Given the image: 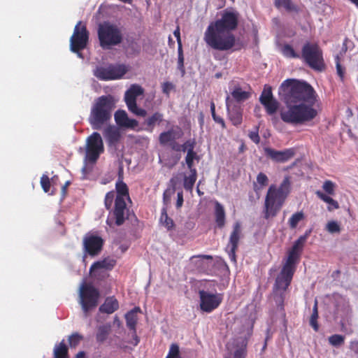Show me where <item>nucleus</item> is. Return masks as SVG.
I'll use <instances>...</instances> for the list:
<instances>
[{
    "label": "nucleus",
    "mask_w": 358,
    "mask_h": 358,
    "mask_svg": "<svg viewBox=\"0 0 358 358\" xmlns=\"http://www.w3.org/2000/svg\"><path fill=\"white\" fill-rule=\"evenodd\" d=\"M278 96L285 107L280 110V119L285 123L300 125L313 121L318 115L315 108L317 94L305 81L284 80L278 88Z\"/></svg>",
    "instance_id": "1"
},
{
    "label": "nucleus",
    "mask_w": 358,
    "mask_h": 358,
    "mask_svg": "<svg viewBox=\"0 0 358 358\" xmlns=\"http://www.w3.org/2000/svg\"><path fill=\"white\" fill-rule=\"evenodd\" d=\"M238 17L237 11L224 10L221 17L210 22L206 28L203 36L206 45L219 51H227L234 48L236 37L232 31L238 27Z\"/></svg>",
    "instance_id": "2"
},
{
    "label": "nucleus",
    "mask_w": 358,
    "mask_h": 358,
    "mask_svg": "<svg viewBox=\"0 0 358 358\" xmlns=\"http://www.w3.org/2000/svg\"><path fill=\"white\" fill-rule=\"evenodd\" d=\"M291 191L289 177H285L279 187L271 185L267 191L264 201V218L275 217L284 205Z\"/></svg>",
    "instance_id": "3"
},
{
    "label": "nucleus",
    "mask_w": 358,
    "mask_h": 358,
    "mask_svg": "<svg viewBox=\"0 0 358 358\" xmlns=\"http://www.w3.org/2000/svg\"><path fill=\"white\" fill-rule=\"evenodd\" d=\"M117 195L115 199V206L109 213L106 224L110 227L121 226L128 218L126 199H130L127 185L123 182L122 176L119 174L115 183Z\"/></svg>",
    "instance_id": "4"
},
{
    "label": "nucleus",
    "mask_w": 358,
    "mask_h": 358,
    "mask_svg": "<svg viewBox=\"0 0 358 358\" xmlns=\"http://www.w3.org/2000/svg\"><path fill=\"white\" fill-rule=\"evenodd\" d=\"M115 108V99L112 95H103L95 101L90 111L88 121L93 129L99 130L112 117Z\"/></svg>",
    "instance_id": "5"
},
{
    "label": "nucleus",
    "mask_w": 358,
    "mask_h": 358,
    "mask_svg": "<svg viewBox=\"0 0 358 358\" xmlns=\"http://www.w3.org/2000/svg\"><path fill=\"white\" fill-rule=\"evenodd\" d=\"M97 37L99 46L104 50L120 45L124 40L122 29L116 24L103 22L98 25Z\"/></svg>",
    "instance_id": "6"
},
{
    "label": "nucleus",
    "mask_w": 358,
    "mask_h": 358,
    "mask_svg": "<svg viewBox=\"0 0 358 358\" xmlns=\"http://www.w3.org/2000/svg\"><path fill=\"white\" fill-rule=\"evenodd\" d=\"M301 57L312 69L317 71L325 69L323 52L317 43H305L302 48Z\"/></svg>",
    "instance_id": "7"
},
{
    "label": "nucleus",
    "mask_w": 358,
    "mask_h": 358,
    "mask_svg": "<svg viewBox=\"0 0 358 358\" xmlns=\"http://www.w3.org/2000/svg\"><path fill=\"white\" fill-rule=\"evenodd\" d=\"M79 295L80 303L87 316L90 310L97 306L100 297L99 291L91 283L83 282L80 287Z\"/></svg>",
    "instance_id": "8"
},
{
    "label": "nucleus",
    "mask_w": 358,
    "mask_h": 358,
    "mask_svg": "<svg viewBox=\"0 0 358 358\" xmlns=\"http://www.w3.org/2000/svg\"><path fill=\"white\" fill-rule=\"evenodd\" d=\"M89 41V31L85 24L79 21L75 26L73 33L70 38V48L73 52L80 53V50H84Z\"/></svg>",
    "instance_id": "9"
},
{
    "label": "nucleus",
    "mask_w": 358,
    "mask_h": 358,
    "mask_svg": "<svg viewBox=\"0 0 358 358\" xmlns=\"http://www.w3.org/2000/svg\"><path fill=\"white\" fill-rule=\"evenodd\" d=\"M127 72L124 64H109L106 66H98L94 76L101 80H112L122 78Z\"/></svg>",
    "instance_id": "10"
},
{
    "label": "nucleus",
    "mask_w": 358,
    "mask_h": 358,
    "mask_svg": "<svg viewBox=\"0 0 358 358\" xmlns=\"http://www.w3.org/2000/svg\"><path fill=\"white\" fill-rule=\"evenodd\" d=\"M104 151L103 143L101 136L98 132H93L87 138L86 159L94 163L99 159L100 155Z\"/></svg>",
    "instance_id": "11"
},
{
    "label": "nucleus",
    "mask_w": 358,
    "mask_h": 358,
    "mask_svg": "<svg viewBox=\"0 0 358 358\" xmlns=\"http://www.w3.org/2000/svg\"><path fill=\"white\" fill-rule=\"evenodd\" d=\"M143 94V89L140 85H132L124 94V100L129 111L141 117H145L147 114L146 110L138 108L136 103V98Z\"/></svg>",
    "instance_id": "12"
},
{
    "label": "nucleus",
    "mask_w": 358,
    "mask_h": 358,
    "mask_svg": "<svg viewBox=\"0 0 358 358\" xmlns=\"http://www.w3.org/2000/svg\"><path fill=\"white\" fill-rule=\"evenodd\" d=\"M200 298V308L206 313H211L221 304L223 294H211L204 290L199 292Z\"/></svg>",
    "instance_id": "13"
},
{
    "label": "nucleus",
    "mask_w": 358,
    "mask_h": 358,
    "mask_svg": "<svg viewBox=\"0 0 358 358\" xmlns=\"http://www.w3.org/2000/svg\"><path fill=\"white\" fill-rule=\"evenodd\" d=\"M241 235L242 230L241 223L236 222L233 226V230L230 234L229 243L226 248L229 259L233 262H236V251L238 248Z\"/></svg>",
    "instance_id": "14"
},
{
    "label": "nucleus",
    "mask_w": 358,
    "mask_h": 358,
    "mask_svg": "<svg viewBox=\"0 0 358 358\" xmlns=\"http://www.w3.org/2000/svg\"><path fill=\"white\" fill-rule=\"evenodd\" d=\"M103 239L96 235H87L83 238V247L85 253L92 257L98 255L102 250Z\"/></svg>",
    "instance_id": "15"
},
{
    "label": "nucleus",
    "mask_w": 358,
    "mask_h": 358,
    "mask_svg": "<svg viewBox=\"0 0 358 358\" xmlns=\"http://www.w3.org/2000/svg\"><path fill=\"white\" fill-rule=\"evenodd\" d=\"M260 103L265 108L268 115L275 114L279 108V102L273 97L271 87H265L259 97Z\"/></svg>",
    "instance_id": "16"
},
{
    "label": "nucleus",
    "mask_w": 358,
    "mask_h": 358,
    "mask_svg": "<svg viewBox=\"0 0 358 358\" xmlns=\"http://www.w3.org/2000/svg\"><path fill=\"white\" fill-rule=\"evenodd\" d=\"M264 150L267 157L278 163H284L289 161L295 154L293 148L278 151L271 148H264Z\"/></svg>",
    "instance_id": "17"
},
{
    "label": "nucleus",
    "mask_w": 358,
    "mask_h": 358,
    "mask_svg": "<svg viewBox=\"0 0 358 358\" xmlns=\"http://www.w3.org/2000/svg\"><path fill=\"white\" fill-rule=\"evenodd\" d=\"M227 115L229 120L234 126H238L243 121V108L238 104H233L229 96L226 99Z\"/></svg>",
    "instance_id": "18"
},
{
    "label": "nucleus",
    "mask_w": 358,
    "mask_h": 358,
    "mask_svg": "<svg viewBox=\"0 0 358 358\" xmlns=\"http://www.w3.org/2000/svg\"><path fill=\"white\" fill-rule=\"evenodd\" d=\"M295 272L282 268L275 278L273 289L275 291L285 292L290 285Z\"/></svg>",
    "instance_id": "19"
},
{
    "label": "nucleus",
    "mask_w": 358,
    "mask_h": 358,
    "mask_svg": "<svg viewBox=\"0 0 358 358\" xmlns=\"http://www.w3.org/2000/svg\"><path fill=\"white\" fill-rule=\"evenodd\" d=\"M114 117L116 124L121 127L134 129L138 125V121L129 118L124 110H117L115 113Z\"/></svg>",
    "instance_id": "20"
},
{
    "label": "nucleus",
    "mask_w": 358,
    "mask_h": 358,
    "mask_svg": "<svg viewBox=\"0 0 358 358\" xmlns=\"http://www.w3.org/2000/svg\"><path fill=\"white\" fill-rule=\"evenodd\" d=\"M103 136L109 146H115L120 141L121 135L119 129L115 126H108L103 131Z\"/></svg>",
    "instance_id": "21"
},
{
    "label": "nucleus",
    "mask_w": 358,
    "mask_h": 358,
    "mask_svg": "<svg viewBox=\"0 0 358 358\" xmlns=\"http://www.w3.org/2000/svg\"><path fill=\"white\" fill-rule=\"evenodd\" d=\"M111 333V324L106 323L102 325H99L96 328V332L95 334L96 341L99 344L103 343L108 338Z\"/></svg>",
    "instance_id": "22"
},
{
    "label": "nucleus",
    "mask_w": 358,
    "mask_h": 358,
    "mask_svg": "<svg viewBox=\"0 0 358 358\" xmlns=\"http://www.w3.org/2000/svg\"><path fill=\"white\" fill-rule=\"evenodd\" d=\"M119 308L118 301L114 297H107L100 306L99 311L103 313L112 314Z\"/></svg>",
    "instance_id": "23"
},
{
    "label": "nucleus",
    "mask_w": 358,
    "mask_h": 358,
    "mask_svg": "<svg viewBox=\"0 0 358 358\" xmlns=\"http://www.w3.org/2000/svg\"><path fill=\"white\" fill-rule=\"evenodd\" d=\"M163 121V114L159 112L154 113L145 120V130L152 132L156 125H159Z\"/></svg>",
    "instance_id": "24"
},
{
    "label": "nucleus",
    "mask_w": 358,
    "mask_h": 358,
    "mask_svg": "<svg viewBox=\"0 0 358 358\" xmlns=\"http://www.w3.org/2000/svg\"><path fill=\"white\" fill-rule=\"evenodd\" d=\"M116 264V261L112 258H105L101 261H98L93 263L90 267V271L92 272L96 269L106 268L111 270Z\"/></svg>",
    "instance_id": "25"
},
{
    "label": "nucleus",
    "mask_w": 358,
    "mask_h": 358,
    "mask_svg": "<svg viewBox=\"0 0 358 358\" xmlns=\"http://www.w3.org/2000/svg\"><path fill=\"white\" fill-rule=\"evenodd\" d=\"M140 311L141 309L139 307H135L125 315L127 326L134 333L136 332V327L137 323V313Z\"/></svg>",
    "instance_id": "26"
},
{
    "label": "nucleus",
    "mask_w": 358,
    "mask_h": 358,
    "mask_svg": "<svg viewBox=\"0 0 358 358\" xmlns=\"http://www.w3.org/2000/svg\"><path fill=\"white\" fill-rule=\"evenodd\" d=\"M274 5L276 8L280 9L283 8L289 13L294 12L298 13L299 12V6L294 4L292 0H275Z\"/></svg>",
    "instance_id": "27"
},
{
    "label": "nucleus",
    "mask_w": 358,
    "mask_h": 358,
    "mask_svg": "<svg viewBox=\"0 0 358 358\" xmlns=\"http://www.w3.org/2000/svg\"><path fill=\"white\" fill-rule=\"evenodd\" d=\"M299 258L300 255L294 251L289 250L288 252L287 258L282 268L295 272L296 264L298 263Z\"/></svg>",
    "instance_id": "28"
},
{
    "label": "nucleus",
    "mask_w": 358,
    "mask_h": 358,
    "mask_svg": "<svg viewBox=\"0 0 358 358\" xmlns=\"http://www.w3.org/2000/svg\"><path fill=\"white\" fill-rule=\"evenodd\" d=\"M180 135L177 136L176 132L173 129H169L166 131L162 132L159 136V142L162 145H166L168 143H171Z\"/></svg>",
    "instance_id": "29"
},
{
    "label": "nucleus",
    "mask_w": 358,
    "mask_h": 358,
    "mask_svg": "<svg viewBox=\"0 0 358 358\" xmlns=\"http://www.w3.org/2000/svg\"><path fill=\"white\" fill-rule=\"evenodd\" d=\"M215 215L217 227L220 229L224 227L225 224V212L224 207L219 202L215 203Z\"/></svg>",
    "instance_id": "30"
},
{
    "label": "nucleus",
    "mask_w": 358,
    "mask_h": 358,
    "mask_svg": "<svg viewBox=\"0 0 358 358\" xmlns=\"http://www.w3.org/2000/svg\"><path fill=\"white\" fill-rule=\"evenodd\" d=\"M189 176H185L184 177L183 187L185 190L192 192L197 179V171L196 169H192L189 170Z\"/></svg>",
    "instance_id": "31"
},
{
    "label": "nucleus",
    "mask_w": 358,
    "mask_h": 358,
    "mask_svg": "<svg viewBox=\"0 0 358 358\" xmlns=\"http://www.w3.org/2000/svg\"><path fill=\"white\" fill-rule=\"evenodd\" d=\"M231 95L232 99L237 102L236 104H238L248 99L250 96V93L243 91L240 87H236L231 92Z\"/></svg>",
    "instance_id": "32"
},
{
    "label": "nucleus",
    "mask_w": 358,
    "mask_h": 358,
    "mask_svg": "<svg viewBox=\"0 0 358 358\" xmlns=\"http://www.w3.org/2000/svg\"><path fill=\"white\" fill-rule=\"evenodd\" d=\"M310 232L311 231L308 230L306 231V233L303 235L299 236V238L294 243L290 250L294 251L301 255L304 244L308 237L309 236Z\"/></svg>",
    "instance_id": "33"
},
{
    "label": "nucleus",
    "mask_w": 358,
    "mask_h": 358,
    "mask_svg": "<svg viewBox=\"0 0 358 358\" xmlns=\"http://www.w3.org/2000/svg\"><path fill=\"white\" fill-rule=\"evenodd\" d=\"M316 194L321 200H322L324 202L328 203L327 210L329 211H332L334 210L339 208V204H338V201L333 199L329 196L327 195L326 194H324L320 191H317L316 192Z\"/></svg>",
    "instance_id": "34"
},
{
    "label": "nucleus",
    "mask_w": 358,
    "mask_h": 358,
    "mask_svg": "<svg viewBox=\"0 0 358 358\" xmlns=\"http://www.w3.org/2000/svg\"><path fill=\"white\" fill-rule=\"evenodd\" d=\"M54 358H69L68 348L64 340L55 346Z\"/></svg>",
    "instance_id": "35"
},
{
    "label": "nucleus",
    "mask_w": 358,
    "mask_h": 358,
    "mask_svg": "<svg viewBox=\"0 0 358 358\" xmlns=\"http://www.w3.org/2000/svg\"><path fill=\"white\" fill-rule=\"evenodd\" d=\"M305 215L303 211H298L294 213L288 220V225L290 229H294L298 224L305 220Z\"/></svg>",
    "instance_id": "36"
},
{
    "label": "nucleus",
    "mask_w": 358,
    "mask_h": 358,
    "mask_svg": "<svg viewBox=\"0 0 358 358\" xmlns=\"http://www.w3.org/2000/svg\"><path fill=\"white\" fill-rule=\"evenodd\" d=\"M318 308H317V300L315 301L313 308V312L310 317L309 323L310 325L312 327V328L314 329L315 331H319V324L317 322L318 319Z\"/></svg>",
    "instance_id": "37"
},
{
    "label": "nucleus",
    "mask_w": 358,
    "mask_h": 358,
    "mask_svg": "<svg viewBox=\"0 0 358 358\" xmlns=\"http://www.w3.org/2000/svg\"><path fill=\"white\" fill-rule=\"evenodd\" d=\"M281 52L282 55L287 58H299L300 55L295 52L292 45L285 44L282 48Z\"/></svg>",
    "instance_id": "38"
},
{
    "label": "nucleus",
    "mask_w": 358,
    "mask_h": 358,
    "mask_svg": "<svg viewBox=\"0 0 358 358\" xmlns=\"http://www.w3.org/2000/svg\"><path fill=\"white\" fill-rule=\"evenodd\" d=\"M83 340V336L78 332L73 333L68 338L69 346L71 348H76Z\"/></svg>",
    "instance_id": "39"
},
{
    "label": "nucleus",
    "mask_w": 358,
    "mask_h": 358,
    "mask_svg": "<svg viewBox=\"0 0 358 358\" xmlns=\"http://www.w3.org/2000/svg\"><path fill=\"white\" fill-rule=\"evenodd\" d=\"M160 221L168 230H171L173 229L175 225L173 220L168 216L165 209H163V211L162 212Z\"/></svg>",
    "instance_id": "40"
},
{
    "label": "nucleus",
    "mask_w": 358,
    "mask_h": 358,
    "mask_svg": "<svg viewBox=\"0 0 358 358\" xmlns=\"http://www.w3.org/2000/svg\"><path fill=\"white\" fill-rule=\"evenodd\" d=\"M329 343L334 347H340L345 342V336L340 334H334L329 337Z\"/></svg>",
    "instance_id": "41"
},
{
    "label": "nucleus",
    "mask_w": 358,
    "mask_h": 358,
    "mask_svg": "<svg viewBox=\"0 0 358 358\" xmlns=\"http://www.w3.org/2000/svg\"><path fill=\"white\" fill-rule=\"evenodd\" d=\"M165 358H181L180 347L177 343H172L170 345L168 355Z\"/></svg>",
    "instance_id": "42"
},
{
    "label": "nucleus",
    "mask_w": 358,
    "mask_h": 358,
    "mask_svg": "<svg viewBox=\"0 0 358 358\" xmlns=\"http://www.w3.org/2000/svg\"><path fill=\"white\" fill-rule=\"evenodd\" d=\"M194 160L199 161V157L196 152L187 153L185 157V163L189 170L196 169L194 167Z\"/></svg>",
    "instance_id": "43"
},
{
    "label": "nucleus",
    "mask_w": 358,
    "mask_h": 358,
    "mask_svg": "<svg viewBox=\"0 0 358 358\" xmlns=\"http://www.w3.org/2000/svg\"><path fill=\"white\" fill-rule=\"evenodd\" d=\"M247 355V341H243L242 345L237 348L234 354V358H245Z\"/></svg>",
    "instance_id": "44"
},
{
    "label": "nucleus",
    "mask_w": 358,
    "mask_h": 358,
    "mask_svg": "<svg viewBox=\"0 0 358 358\" xmlns=\"http://www.w3.org/2000/svg\"><path fill=\"white\" fill-rule=\"evenodd\" d=\"M115 192L110 191L106 193L104 199V205L108 210L111 209L113 201H115Z\"/></svg>",
    "instance_id": "45"
},
{
    "label": "nucleus",
    "mask_w": 358,
    "mask_h": 358,
    "mask_svg": "<svg viewBox=\"0 0 358 358\" xmlns=\"http://www.w3.org/2000/svg\"><path fill=\"white\" fill-rule=\"evenodd\" d=\"M326 229L331 234L340 233L341 227L336 221H330L327 224Z\"/></svg>",
    "instance_id": "46"
},
{
    "label": "nucleus",
    "mask_w": 358,
    "mask_h": 358,
    "mask_svg": "<svg viewBox=\"0 0 358 358\" xmlns=\"http://www.w3.org/2000/svg\"><path fill=\"white\" fill-rule=\"evenodd\" d=\"M335 184L331 180H326L322 185V189L324 191L329 194L334 195L335 191Z\"/></svg>",
    "instance_id": "47"
},
{
    "label": "nucleus",
    "mask_w": 358,
    "mask_h": 358,
    "mask_svg": "<svg viewBox=\"0 0 358 358\" xmlns=\"http://www.w3.org/2000/svg\"><path fill=\"white\" fill-rule=\"evenodd\" d=\"M41 185L45 192H48L50 189V178L47 175L43 174L41 178Z\"/></svg>",
    "instance_id": "48"
},
{
    "label": "nucleus",
    "mask_w": 358,
    "mask_h": 358,
    "mask_svg": "<svg viewBox=\"0 0 358 358\" xmlns=\"http://www.w3.org/2000/svg\"><path fill=\"white\" fill-rule=\"evenodd\" d=\"M257 182L263 187L268 184V178L265 173L260 172L257 176Z\"/></svg>",
    "instance_id": "49"
},
{
    "label": "nucleus",
    "mask_w": 358,
    "mask_h": 358,
    "mask_svg": "<svg viewBox=\"0 0 358 358\" xmlns=\"http://www.w3.org/2000/svg\"><path fill=\"white\" fill-rule=\"evenodd\" d=\"M178 68L184 73L185 69H184V56H183L182 48H178Z\"/></svg>",
    "instance_id": "50"
},
{
    "label": "nucleus",
    "mask_w": 358,
    "mask_h": 358,
    "mask_svg": "<svg viewBox=\"0 0 358 358\" xmlns=\"http://www.w3.org/2000/svg\"><path fill=\"white\" fill-rule=\"evenodd\" d=\"M336 71L338 75V76L341 78V81H343L344 80V75H345V69L342 67L341 64H340V59L339 57L337 56L336 57Z\"/></svg>",
    "instance_id": "51"
},
{
    "label": "nucleus",
    "mask_w": 358,
    "mask_h": 358,
    "mask_svg": "<svg viewBox=\"0 0 358 358\" xmlns=\"http://www.w3.org/2000/svg\"><path fill=\"white\" fill-rule=\"evenodd\" d=\"M258 130L259 128L257 127L255 131H250L248 134L249 138L256 144H258L260 142V137L259 136Z\"/></svg>",
    "instance_id": "52"
},
{
    "label": "nucleus",
    "mask_w": 358,
    "mask_h": 358,
    "mask_svg": "<svg viewBox=\"0 0 358 358\" xmlns=\"http://www.w3.org/2000/svg\"><path fill=\"white\" fill-rule=\"evenodd\" d=\"M196 145V141L194 139H189L185 141V147L187 148V153L196 152L194 148Z\"/></svg>",
    "instance_id": "53"
},
{
    "label": "nucleus",
    "mask_w": 358,
    "mask_h": 358,
    "mask_svg": "<svg viewBox=\"0 0 358 358\" xmlns=\"http://www.w3.org/2000/svg\"><path fill=\"white\" fill-rule=\"evenodd\" d=\"M173 88V85L169 82H165L162 85V91L164 93L169 94L170 91Z\"/></svg>",
    "instance_id": "54"
},
{
    "label": "nucleus",
    "mask_w": 358,
    "mask_h": 358,
    "mask_svg": "<svg viewBox=\"0 0 358 358\" xmlns=\"http://www.w3.org/2000/svg\"><path fill=\"white\" fill-rule=\"evenodd\" d=\"M173 35L175 36V37L177 39V43H178V48H182V41H181V38H180V32L179 26H178L176 27V30L173 31Z\"/></svg>",
    "instance_id": "55"
},
{
    "label": "nucleus",
    "mask_w": 358,
    "mask_h": 358,
    "mask_svg": "<svg viewBox=\"0 0 358 358\" xmlns=\"http://www.w3.org/2000/svg\"><path fill=\"white\" fill-rule=\"evenodd\" d=\"M183 203V194L182 192H179L177 194V201H176V207L178 208H180Z\"/></svg>",
    "instance_id": "56"
},
{
    "label": "nucleus",
    "mask_w": 358,
    "mask_h": 358,
    "mask_svg": "<svg viewBox=\"0 0 358 358\" xmlns=\"http://www.w3.org/2000/svg\"><path fill=\"white\" fill-rule=\"evenodd\" d=\"M213 120L221 125L222 129L226 128V124L224 120L221 117L217 116V115L213 117Z\"/></svg>",
    "instance_id": "57"
},
{
    "label": "nucleus",
    "mask_w": 358,
    "mask_h": 358,
    "mask_svg": "<svg viewBox=\"0 0 358 358\" xmlns=\"http://www.w3.org/2000/svg\"><path fill=\"white\" fill-rule=\"evenodd\" d=\"M169 145H170L171 148L174 151H176V152L181 151V149H182L181 145H180L177 142H176L175 140L173 142H171V143H169Z\"/></svg>",
    "instance_id": "58"
},
{
    "label": "nucleus",
    "mask_w": 358,
    "mask_h": 358,
    "mask_svg": "<svg viewBox=\"0 0 358 358\" xmlns=\"http://www.w3.org/2000/svg\"><path fill=\"white\" fill-rule=\"evenodd\" d=\"M192 258V259L193 258H198V259H210V260L213 259V257L211 255H195V256H193Z\"/></svg>",
    "instance_id": "59"
},
{
    "label": "nucleus",
    "mask_w": 358,
    "mask_h": 358,
    "mask_svg": "<svg viewBox=\"0 0 358 358\" xmlns=\"http://www.w3.org/2000/svg\"><path fill=\"white\" fill-rule=\"evenodd\" d=\"M210 112H211L212 117H214L215 115H216L215 105L213 101H211V103H210Z\"/></svg>",
    "instance_id": "60"
},
{
    "label": "nucleus",
    "mask_w": 358,
    "mask_h": 358,
    "mask_svg": "<svg viewBox=\"0 0 358 358\" xmlns=\"http://www.w3.org/2000/svg\"><path fill=\"white\" fill-rule=\"evenodd\" d=\"M75 358H85V352L84 351L79 352Z\"/></svg>",
    "instance_id": "61"
},
{
    "label": "nucleus",
    "mask_w": 358,
    "mask_h": 358,
    "mask_svg": "<svg viewBox=\"0 0 358 358\" xmlns=\"http://www.w3.org/2000/svg\"><path fill=\"white\" fill-rule=\"evenodd\" d=\"M134 336V341H135L134 345H138V343L140 341L138 336L136 335V331L135 333L134 332V336Z\"/></svg>",
    "instance_id": "62"
},
{
    "label": "nucleus",
    "mask_w": 358,
    "mask_h": 358,
    "mask_svg": "<svg viewBox=\"0 0 358 358\" xmlns=\"http://www.w3.org/2000/svg\"><path fill=\"white\" fill-rule=\"evenodd\" d=\"M169 45L170 46L174 45V41H173V38H172V37L171 36H169Z\"/></svg>",
    "instance_id": "63"
},
{
    "label": "nucleus",
    "mask_w": 358,
    "mask_h": 358,
    "mask_svg": "<svg viewBox=\"0 0 358 358\" xmlns=\"http://www.w3.org/2000/svg\"><path fill=\"white\" fill-rule=\"evenodd\" d=\"M350 2L354 3L357 7H358V0H349Z\"/></svg>",
    "instance_id": "64"
}]
</instances>
